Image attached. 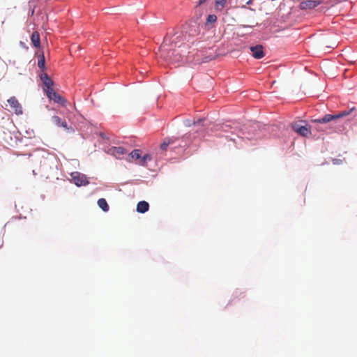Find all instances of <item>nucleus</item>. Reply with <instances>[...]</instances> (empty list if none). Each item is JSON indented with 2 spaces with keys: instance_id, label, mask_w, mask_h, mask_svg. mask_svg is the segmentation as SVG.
I'll return each instance as SVG.
<instances>
[{
  "instance_id": "1",
  "label": "nucleus",
  "mask_w": 357,
  "mask_h": 357,
  "mask_svg": "<svg viewBox=\"0 0 357 357\" xmlns=\"http://www.w3.org/2000/svg\"><path fill=\"white\" fill-rule=\"evenodd\" d=\"M291 128L294 132H296L301 137H307L310 135H311L310 126H303L300 123L295 122L291 123Z\"/></svg>"
},
{
  "instance_id": "2",
  "label": "nucleus",
  "mask_w": 357,
  "mask_h": 357,
  "mask_svg": "<svg viewBox=\"0 0 357 357\" xmlns=\"http://www.w3.org/2000/svg\"><path fill=\"white\" fill-rule=\"evenodd\" d=\"M72 179L77 187L85 186L89 183L86 176L78 172L71 174Z\"/></svg>"
},
{
  "instance_id": "3",
  "label": "nucleus",
  "mask_w": 357,
  "mask_h": 357,
  "mask_svg": "<svg viewBox=\"0 0 357 357\" xmlns=\"http://www.w3.org/2000/svg\"><path fill=\"white\" fill-rule=\"evenodd\" d=\"M105 152L111 155H113L116 159H121V155L127 154V150L123 146H112L109 148Z\"/></svg>"
},
{
  "instance_id": "4",
  "label": "nucleus",
  "mask_w": 357,
  "mask_h": 357,
  "mask_svg": "<svg viewBox=\"0 0 357 357\" xmlns=\"http://www.w3.org/2000/svg\"><path fill=\"white\" fill-rule=\"evenodd\" d=\"M8 103L10 109L16 115H21L23 114L22 107L15 96L10 97L8 100Z\"/></svg>"
},
{
  "instance_id": "5",
  "label": "nucleus",
  "mask_w": 357,
  "mask_h": 357,
  "mask_svg": "<svg viewBox=\"0 0 357 357\" xmlns=\"http://www.w3.org/2000/svg\"><path fill=\"white\" fill-rule=\"evenodd\" d=\"M40 78L44 85V88H43L44 92L46 93L50 91H52V89H53L52 86L54 85V82L50 77V76L47 73H44L40 75Z\"/></svg>"
},
{
  "instance_id": "6",
  "label": "nucleus",
  "mask_w": 357,
  "mask_h": 357,
  "mask_svg": "<svg viewBox=\"0 0 357 357\" xmlns=\"http://www.w3.org/2000/svg\"><path fill=\"white\" fill-rule=\"evenodd\" d=\"M250 52H252V56L255 59H260L264 56L263 47L261 45L251 46L250 47Z\"/></svg>"
},
{
  "instance_id": "7",
  "label": "nucleus",
  "mask_w": 357,
  "mask_h": 357,
  "mask_svg": "<svg viewBox=\"0 0 357 357\" xmlns=\"http://www.w3.org/2000/svg\"><path fill=\"white\" fill-rule=\"evenodd\" d=\"M47 97L50 100H54L56 103L63 105L65 103V99L60 96L58 93H56L54 89L46 93Z\"/></svg>"
},
{
  "instance_id": "8",
  "label": "nucleus",
  "mask_w": 357,
  "mask_h": 357,
  "mask_svg": "<svg viewBox=\"0 0 357 357\" xmlns=\"http://www.w3.org/2000/svg\"><path fill=\"white\" fill-rule=\"evenodd\" d=\"M321 3L319 0H305L301 3L300 8L302 10L314 8Z\"/></svg>"
},
{
  "instance_id": "9",
  "label": "nucleus",
  "mask_w": 357,
  "mask_h": 357,
  "mask_svg": "<svg viewBox=\"0 0 357 357\" xmlns=\"http://www.w3.org/2000/svg\"><path fill=\"white\" fill-rule=\"evenodd\" d=\"M337 117L335 114H326L323 117L314 119L312 120V122L314 123H329L333 120H336Z\"/></svg>"
},
{
  "instance_id": "10",
  "label": "nucleus",
  "mask_w": 357,
  "mask_h": 357,
  "mask_svg": "<svg viewBox=\"0 0 357 357\" xmlns=\"http://www.w3.org/2000/svg\"><path fill=\"white\" fill-rule=\"evenodd\" d=\"M234 128L232 127V126L229 123H218L215 126V128H214V130H221L222 132H233L232 131V129Z\"/></svg>"
},
{
  "instance_id": "11",
  "label": "nucleus",
  "mask_w": 357,
  "mask_h": 357,
  "mask_svg": "<svg viewBox=\"0 0 357 357\" xmlns=\"http://www.w3.org/2000/svg\"><path fill=\"white\" fill-rule=\"evenodd\" d=\"M149 209V204L146 201H140L137 204L136 211L139 213H144Z\"/></svg>"
},
{
  "instance_id": "12",
  "label": "nucleus",
  "mask_w": 357,
  "mask_h": 357,
  "mask_svg": "<svg viewBox=\"0 0 357 357\" xmlns=\"http://www.w3.org/2000/svg\"><path fill=\"white\" fill-rule=\"evenodd\" d=\"M52 121L58 127L68 128V124H67L66 121L65 120H63L58 116H53L52 117Z\"/></svg>"
},
{
  "instance_id": "13",
  "label": "nucleus",
  "mask_w": 357,
  "mask_h": 357,
  "mask_svg": "<svg viewBox=\"0 0 357 357\" xmlns=\"http://www.w3.org/2000/svg\"><path fill=\"white\" fill-rule=\"evenodd\" d=\"M31 43L35 47H39L40 45V35L37 31L32 33L31 36Z\"/></svg>"
},
{
  "instance_id": "14",
  "label": "nucleus",
  "mask_w": 357,
  "mask_h": 357,
  "mask_svg": "<svg viewBox=\"0 0 357 357\" xmlns=\"http://www.w3.org/2000/svg\"><path fill=\"white\" fill-rule=\"evenodd\" d=\"M217 21V16L215 14H210L207 16L206 22L205 23V26L208 29L212 28L211 26V24L215 23Z\"/></svg>"
},
{
  "instance_id": "15",
  "label": "nucleus",
  "mask_w": 357,
  "mask_h": 357,
  "mask_svg": "<svg viewBox=\"0 0 357 357\" xmlns=\"http://www.w3.org/2000/svg\"><path fill=\"white\" fill-rule=\"evenodd\" d=\"M98 206L104 212H107L109 209V205L104 198H100L98 200Z\"/></svg>"
},
{
  "instance_id": "16",
  "label": "nucleus",
  "mask_w": 357,
  "mask_h": 357,
  "mask_svg": "<svg viewBox=\"0 0 357 357\" xmlns=\"http://www.w3.org/2000/svg\"><path fill=\"white\" fill-rule=\"evenodd\" d=\"M174 38L172 40V43H174V46L176 47V44L180 42V41H183L185 39V37L186 36L184 34V33L183 31L178 33H176L174 34Z\"/></svg>"
},
{
  "instance_id": "17",
  "label": "nucleus",
  "mask_w": 357,
  "mask_h": 357,
  "mask_svg": "<svg viewBox=\"0 0 357 357\" xmlns=\"http://www.w3.org/2000/svg\"><path fill=\"white\" fill-rule=\"evenodd\" d=\"M174 140L175 139L174 137L165 138L163 142L160 145V149L162 151H165L169 144H173L174 142Z\"/></svg>"
},
{
  "instance_id": "18",
  "label": "nucleus",
  "mask_w": 357,
  "mask_h": 357,
  "mask_svg": "<svg viewBox=\"0 0 357 357\" xmlns=\"http://www.w3.org/2000/svg\"><path fill=\"white\" fill-rule=\"evenodd\" d=\"M38 66L43 71L46 70L45 58L43 53H42V54L38 56Z\"/></svg>"
},
{
  "instance_id": "19",
  "label": "nucleus",
  "mask_w": 357,
  "mask_h": 357,
  "mask_svg": "<svg viewBox=\"0 0 357 357\" xmlns=\"http://www.w3.org/2000/svg\"><path fill=\"white\" fill-rule=\"evenodd\" d=\"M128 157L131 159L141 160V151L139 149L132 150L128 155Z\"/></svg>"
},
{
  "instance_id": "20",
  "label": "nucleus",
  "mask_w": 357,
  "mask_h": 357,
  "mask_svg": "<svg viewBox=\"0 0 357 357\" xmlns=\"http://www.w3.org/2000/svg\"><path fill=\"white\" fill-rule=\"evenodd\" d=\"M152 156L151 154L146 153L143 156L141 157V160L139 161L138 164L140 165H145L147 160H151Z\"/></svg>"
},
{
  "instance_id": "21",
  "label": "nucleus",
  "mask_w": 357,
  "mask_h": 357,
  "mask_svg": "<svg viewBox=\"0 0 357 357\" xmlns=\"http://www.w3.org/2000/svg\"><path fill=\"white\" fill-rule=\"evenodd\" d=\"M227 0H215V8L216 10H221L225 6Z\"/></svg>"
},
{
  "instance_id": "22",
  "label": "nucleus",
  "mask_w": 357,
  "mask_h": 357,
  "mask_svg": "<svg viewBox=\"0 0 357 357\" xmlns=\"http://www.w3.org/2000/svg\"><path fill=\"white\" fill-rule=\"evenodd\" d=\"M354 109H355V108H354V107H353V108H351V109H349V110H345V111H343V112H340V113H339V114H335V115H336V117H337V119H340V118H341V117H344V116H347V115L350 114H351V112L352 111H354Z\"/></svg>"
},
{
  "instance_id": "23",
  "label": "nucleus",
  "mask_w": 357,
  "mask_h": 357,
  "mask_svg": "<svg viewBox=\"0 0 357 357\" xmlns=\"http://www.w3.org/2000/svg\"><path fill=\"white\" fill-rule=\"evenodd\" d=\"M172 40L169 38L167 36L165 37L163 43L162 45V47H165L166 45H173Z\"/></svg>"
},
{
  "instance_id": "24",
  "label": "nucleus",
  "mask_w": 357,
  "mask_h": 357,
  "mask_svg": "<svg viewBox=\"0 0 357 357\" xmlns=\"http://www.w3.org/2000/svg\"><path fill=\"white\" fill-rule=\"evenodd\" d=\"M205 121L204 118H199L197 121H193L192 124L194 126H204V122Z\"/></svg>"
},
{
  "instance_id": "25",
  "label": "nucleus",
  "mask_w": 357,
  "mask_h": 357,
  "mask_svg": "<svg viewBox=\"0 0 357 357\" xmlns=\"http://www.w3.org/2000/svg\"><path fill=\"white\" fill-rule=\"evenodd\" d=\"M183 123L185 126L187 127H190L192 124V121L190 119H185L184 121H183Z\"/></svg>"
},
{
  "instance_id": "26",
  "label": "nucleus",
  "mask_w": 357,
  "mask_h": 357,
  "mask_svg": "<svg viewBox=\"0 0 357 357\" xmlns=\"http://www.w3.org/2000/svg\"><path fill=\"white\" fill-rule=\"evenodd\" d=\"M342 160L341 159L334 158L333 159V163L334 165H340L342 164Z\"/></svg>"
},
{
  "instance_id": "27",
  "label": "nucleus",
  "mask_w": 357,
  "mask_h": 357,
  "mask_svg": "<svg viewBox=\"0 0 357 357\" xmlns=\"http://www.w3.org/2000/svg\"><path fill=\"white\" fill-rule=\"evenodd\" d=\"M20 45L23 48L28 49V47L26 45L25 43L23 41L20 42Z\"/></svg>"
},
{
  "instance_id": "28",
  "label": "nucleus",
  "mask_w": 357,
  "mask_h": 357,
  "mask_svg": "<svg viewBox=\"0 0 357 357\" xmlns=\"http://www.w3.org/2000/svg\"><path fill=\"white\" fill-rule=\"evenodd\" d=\"M206 0H199L197 6H199L206 2Z\"/></svg>"
},
{
  "instance_id": "29",
  "label": "nucleus",
  "mask_w": 357,
  "mask_h": 357,
  "mask_svg": "<svg viewBox=\"0 0 357 357\" xmlns=\"http://www.w3.org/2000/svg\"><path fill=\"white\" fill-rule=\"evenodd\" d=\"M26 132L29 135V137L31 138V135L33 132V130H31V131L27 130Z\"/></svg>"
},
{
  "instance_id": "30",
  "label": "nucleus",
  "mask_w": 357,
  "mask_h": 357,
  "mask_svg": "<svg viewBox=\"0 0 357 357\" xmlns=\"http://www.w3.org/2000/svg\"><path fill=\"white\" fill-rule=\"evenodd\" d=\"M254 26H250V25H243V27L244 28H252Z\"/></svg>"
},
{
  "instance_id": "31",
  "label": "nucleus",
  "mask_w": 357,
  "mask_h": 357,
  "mask_svg": "<svg viewBox=\"0 0 357 357\" xmlns=\"http://www.w3.org/2000/svg\"><path fill=\"white\" fill-rule=\"evenodd\" d=\"M100 137L103 139L105 137L104 133H100Z\"/></svg>"
},
{
  "instance_id": "32",
  "label": "nucleus",
  "mask_w": 357,
  "mask_h": 357,
  "mask_svg": "<svg viewBox=\"0 0 357 357\" xmlns=\"http://www.w3.org/2000/svg\"><path fill=\"white\" fill-rule=\"evenodd\" d=\"M252 3V0H249L248 2H247V4L249 5V4H251Z\"/></svg>"
},
{
  "instance_id": "33",
  "label": "nucleus",
  "mask_w": 357,
  "mask_h": 357,
  "mask_svg": "<svg viewBox=\"0 0 357 357\" xmlns=\"http://www.w3.org/2000/svg\"><path fill=\"white\" fill-rule=\"evenodd\" d=\"M249 9L252 10V11H255V10L253 8H249Z\"/></svg>"
}]
</instances>
